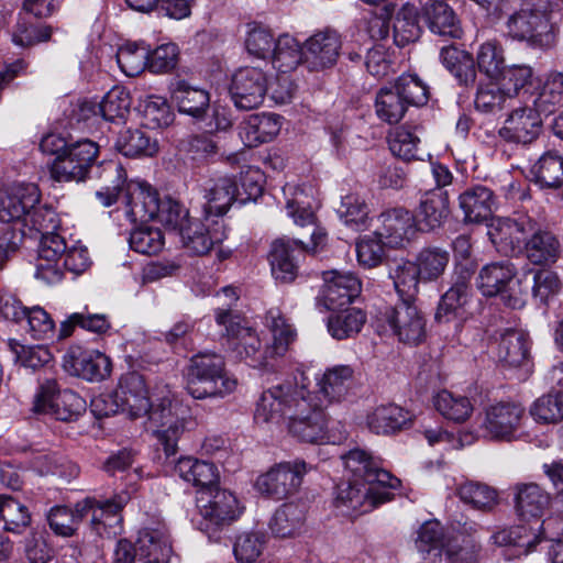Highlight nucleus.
Wrapping results in <instances>:
<instances>
[{
	"label": "nucleus",
	"mask_w": 563,
	"mask_h": 563,
	"mask_svg": "<svg viewBox=\"0 0 563 563\" xmlns=\"http://www.w3.org/2000/svg\"><path fill=\"white\" fill-rule=\"evenodd\" d=\"M308 385V378L300 373L264 390L256 404L255 422L265 426L285 422L288 433L301 442H325L329 438L325 406L312 396Z\"/></svg>",
	"instance_id": "nucleus-1"
},
{
	"label": "nucleus",
	"mask_w": 563,
	"mask_h": 563,
	"mask_svg": "<svg viewBox=\"0 0 563 563\" xmlns=\"http://www.w3.org/2000/svg\"><path fill=\"white\" fill-rule=\"evenodd\" d=\"M216 321L224 328L223 338L227 349L234 357L252 367H264L276 357L283 356L296 338V330L286 320L278 308L267 311L265 322L273 335V342L265 347L257 332L244 324L229 308L216 310Z\"/></svg>",
	"instance_id": "nucleus-2"
},
{
	"label": "nucleus",
	"mask_w": 563,
	"mask_h": 563,
	"mask_svg": "<svg viewBox=\"0 0 563 563\" xmlns=\"http://www.w3.org/2000/svg\"><path fill=\"white\" fill-rule=\"evenodd\" d=\"M311 188L295 184H286L283 194L286 199L287 214L292 218L295 224L312 227L310 244H305L297 239L282 238L272 244L269 254L272 273L282 283H291L298 273V256L307 252H316L327 240V233L322 228L316 227V217L310 208Z\"/></svg>",
	"instance_id": "nucleus-3"
},
{
	"label": "nucleus",
	"mask_w": 563,
	"mask_h": 563,
	"mask_svg": "<svg viewBox=\"0 0 563 563\" xmlns=\"http://www.w3.org/2000/svg\"><path fill=\"white\" fill-rule=\"evenodd\" d=\"M100 169V178L104 185L96 191V198L102 207L112 206L119 194L123 192L125 216L132 223H145L155 219L159 211L156 189L144 180L126 181L125 170L118 162H106Z\"/></svg>",
	"instance_id": "nucleus-4"
},
{
	"label": "nucleus",
	"mask_w": 563,
	"mask_h": 563,
	"mask_svg": "<svg viewBox=\"0 0 563 563\" xmlns=\"http://www.w3.org/2000/svg\"><path fill=\"white\" fill-rule=\"evenodd\" d=\"M505 27L510 38L532 49L548 51L556 42L550 0H522L520 8L509 14Z\"/></svg>",
	"instance_id": "nucleus-5"
},
{
	"label": "nucleus",
	"mask_w": 563,
	"mask_h": 563,
	"mask_svg": "<svg viewBox=\"0 0 563 563\" xmlns=\"http://www.w3.org/2000/svg\"><path fill=\"white\" fill-rule=\"evenodd\" d=\"M236 388V380L225 372V363L217 353L195 355L188 368L187 390L196 399L224 397Z\"/></svg>",
	"instance_id": "nucleus-6"
},
{
	"label": "nucleus",
	"mask_w": 563,
	"mask_h": 563,
	"mask_svg": "<svg viewBox=\"0 0 563 563\" xmlns=\"http://www.w3.org/2000/svg\"><path fill=\"white\" fill-rule=\"evenodd\" d=\"M147 417L168 454L175 453L177 440L192 424L189 408L173 398L169 391L152 404Z\"/></svg>",
	"instance_id": "nucleus-7"
},
{
	"label": "nucleus",
	"mask_w": 563,
	"mask_h": 563,
	"mask_svg": "<svg viewBox=\"0 0 563 563\" xmlns=\"http://www.w3.org/2000/svg\"><path fill=\"white\" fill-rule=\"evenodd\" d=\"M477 286L484 296L500 295L510 308L517 309L525 305L528 286L516 275V267L509 261L485 265L478 274Z\"/></svg>",
	"instance_id": "nucleus-8"
},
{
	"label": "nucleus",
	"mask_w": 563,
	"mask_h": 563,
	"mask_svg": "<svg viewBox=\"0 0 563 563\" xmlns=\"http://www.w3.org/2000/svg\"><path fill=\"white\" fill-rule=\"evenodd\" d=\"M86 410V401L73 390H59L55 379H45L34 395L32 411L56 420L71 421Z\"/></svg>",
	"instance_id": "nucleus-9"
},
{
	"label": "nucleus",
	"mask_w": 563,
	"mask_h": 563,
	"mask_svg": "<svg viewBox=\"0 0 563 563\" xmlns=\"http://www.w3.org/2000/svg\"><path fill=\"white\" fill-rule=\"evenodd\" d=\"M310 466L302 460L280 462L261 474L255 482V489L272 499L283 500L296 494Z\"/></svg>",
	"instance_id": "nucleus-10"
},
{
	"label": "nucleus",
	"mask_w": 563,
	"mask_h": 563,
	"mask_svg": "<svg viewBox=\"0 0 563 563\" xmlns=\"http://www.w3.org/2000/svg\"><path fill=\"white\" fill-rule=\"evenodd\" d=\"M98 152V145L90 140L70 143L68 150L51 164L52 178L59 183L84 180Z\"/></svg>",
	"instance_id": "nucleus-11"
},
{
	"label": "nucleus",
	"mask_w": 563,
	"mask_h": 563,
	"mask_svg": "<svg viewBox=\"0 0 563 563\" xmlns=\"http://www.w3.org/2000/svg\"><path fill=\"white\" fill-rule=\"evenodd\" d=\"M347 477L378 489H396L400 479L379 466V461L371 452L355 448L342 455Z\"/></svg>",
	"instance_id": "nucleus-12"
},
{
	"label": "nucleus",
	"mask_w": 563,
	"mask_h": 563,
	"mask_svg": "<svg viewBox=\"0 0 563 563\" xmlns=\"http://www.w3.org/2000/svg\"><path fill=\"white\" fill-rule=\"evenodd\" d=\"M391 493L387 489H378L376 486L363 484L360 481L349 478L338 485L334 505L343 514H364L376 506L390 500Z\"/></svg>",
	"instance_id": "nucleus-13"
},
{
	"label": "nucleus",
	"mask_w": 563,
	"mask_h": 563,
	"mask_svg": "<svg viewBox=\"0 0 563 563\" xmlns=\"http://www.w3.org/2000/svg\"><path fill=\"white\" fill-rule=\"evenodd\" d=\"M382 327L387 325L405 344H419L426 338V318L412 303L402 301L387 308L382 314Z\"/></svg>",
	"instance_id": "nucleus-14"
},
{
	"label": "nucleus",
	"mask_w": 563,
	"mask_h": 563,
	"mask_svg": "<svg viewBox=\"0 0 563 563\" xmlns=\"http://www.w3.org/2000/svg\"><path fill=\"white\" fill-rule=\"evenodd\" d=\"M525 409L515 402H497L485 409L481 423L483 437L496 441H511L520 429Z\"/></svg>",
	"instance_id": "nucleus-15"
},
{
	"label": "nucleus",
	"mask_w": 563,
	"mask_h": 563,
	"mask_svg": "<svg viewBox=\"0 0 563 563\" xmlns=\"http://www.w3.org/2000/svg\"><path fill=\"white\" fill-rule=\"evenodd\" d=\"M268 92L265 71L258 67H243L232 77L230 93L234 106L241 110L258 108Z\"/></svg>",
	"instance_id": "nucleus-16"
},
{
	"label": "nucleus",
	"mask_w": 563,
	"mask_h": 563,
	"mask_svg": "<svg viewBox=\"0 0 563 563\" xmlns=\"http://www.w3.org/2000/svg\"><path fill=\"white\" fill-rule=\"evenodd\" d=\"M533 229V218L518 214L516 218L494 219L488 228V236L497 251L512 255L522 251L527 234Z\"/></svg>",
	"instance_id": "nucleus-17"
},
{
	"label": "nucleus",
	"mask_w": 563,
	"mask_h": 563,
	"mask_svg": "<svg viewBox=\"0 0 563 563\" xmlns=\"http://www.w3.org/2000/svg\"><path fill=\"white\" fill-rule=\"evenodd\" d=\"M184 246L197 255L209 253L213 246L228 238L222 219H214L205 213L203 220L190 219L179 232Z\"/></svg>",
	"instance_id": "nucleus-18"
},
{
	"label": "nucleus",
	"mask_w": 563,
	"mask_h": 563,
	"mask_svg": "<svg viewBox=\"0 0 563 563\" xmlns=\"http://www.w3.org/2000/svg\"><path fill=\"white\" fill-rule=\"evenodd\" d=\"M379 238L390 247H405L410 244L421 231L416 216L402 207L387 209L379 217Z\"/></svg>",
	"instance_id": "nucleus-19"
},
{
	"label": "nucleus",
	"mask_w": 563,
	"mask_h": 563,
	"mask_svg": "<svg viewBox=\"0 0 563 563\" xmlns=\"http://www.w3.org/2000/svg\"><path fill=\"white\" fill-rule=\"evenodd\" d=\"M63 368L89 382H100L111 374L110 358L98 350L69 349L63 356Z\"/></svg>",
	"instance_id": "nucleus-20"
},
{
	"label": "nucleus",
	"mask_w": 563,
	"mask_h": 563,
	"mask_svg": "<svg viewBox=\"0 0 563 563\" xmlns=\"http://www.w3.org/2000/svg\"><path fill=\"white\" fill-rule=\"evenodd\" d=\"M341 47V36L336 31H318L303 43V65L316 71L330 68L336 63Z\"/></svg>",
	"instance_id": "nucleus-21"
},
{
	"label": "nucleus",
	"mask_w": 563,
	"mask_h": 563,
	"mask_svg": "<svg viewBox=\"0 0 563 563\" xmlns=\"http://www.w3.org/2000/svg\"><path fill=\"white\" fill-rule=\"evenodd\" d=\"M40 198V189L34 184H16L0 191V221L24 223Z\"/></svg>",
	"instance_id": "nucleus-22"
},
{
	"label": "nucleus",
	"mask_w": 563,
	"mask_h": 563,
	"mask_svg": "<svg viewBox=\"0 0 563 563\" xmlns=\"http://www.w3.org/2000/svg\"><path fill=\"white\" fill-rule=\"evenodd\" d=\"M134 549L140 563H170L173 548L166 526L156 522L141 528Z\"/></svg>",
	"instance_id": "nucleus-23"
},
{
	"label": "nucleus",
	"mask_w": 563,
	"mask_h": 563,
	"mask_svg": "<svg viewBox=\"0 0 563 563\" xmlns=\"http://www.w3.org/2000/svg\"><path fill=\"white\" fill-rule=\"evenodd\" d=\"M541 111L533 106L516 108L505 120L499 135L508 142L529 144L541 133Z\"/></svg>",
	"instance_id": "nucleus-24"
},
{
	"label": "nucleus",
	"mask_w": 563,
	"mask_h": 563,
	"mask_svg": "<svg viewBox=\"0 0 563 563\" xmlns=\"http://www.w3.org/2000/svg\"><path fill=\"white\" fill-rule=\"evenodd\" d=\"M317 391L312 396L327 407L331 404L344 401L354 383V369L350 365H334L328 367L316 377Z\"/></svg>",
	"instance_id": "nucleus-25"
},
{
	"label": "nucleus",
	"mask_w": 563,
	"mask_h": 563,
	"mask_svg": "<svg viewBox=\"0 0 563 563\" xmlns=\"http://www.w3.org/2000/svg\"><path fill=\"white\" fill-rule=\"evenodd\" d=\"M64 238L53 231L40 238L35 277L48 284L62 279V257L67 250Z\"/></svg>",
	"instance_id": "nucleus-26"
},
{
	"label": "nucleus",
	"mask_w": 563,
	"mask_h": 563,
	"mask_svg": "<svg viewBox=\"0 0 563 563\" xmlns=\"http://www.w3.org/2000/svg\"><path fill=\"white\" fill-rule=\"evenodd\" d=\"M323 288L321 297L329 310L350 305L361 292L362 284L352 273L339 271L323 272Z\"/></svg>",
	"instance_id": "nucleus-27"
},
{
	"label": "nucleus",
	"mask_w": 563,
	"mask_h": 563,
	"mask_svg": "<svg viewBox=\"0 0 563 563\" xmlns=\"http://www.w3.org/2000/svg\"><path fill=\"white\" fill-rule=\"evenodd\" d=\"M197 507L206 519L216 525L234 520L240 515L236 497L217 485L207 490H198Z\"/></svg>",
	"instance_id": "nucleus-28"
},
{
	"label": "nucleus",
	"mask_w": 563,
	"mask_h": 563,
	"mask_svg": "<svg viewBox=\"0 0 563 563\" xmlns=\"http://www.w3.org/2000/svg\"><path fill=\"white\" fill-rule=\"evenodd\" d=\"M117 397L120 400L121 412L131 418L147 415L153 404L150 400L144 377L135 372L121 377L117 388Z\"/></svg>",
	"instance_id": "nucleus-29"
},
{
	"label": "nucleus",
	"mask_w": 563,
	"mask_h": 563,
	"mask_svg": "<svg viewBox=\"0 0 563 563\" xmlns=\"http://www.w3.org/2000/svg\"><path fill=\"white\" fill-rule=\"evenodd\" d=\"M522 251L531 264L549 266L559 260L562 250L558 236L550 230L542 229L533 219V229L527 234Z\"/></svg>",
	"instance_id": "nucleus-30"
},
{
	"label": "nucleus",
	"mask_w": 563,
	"mask_h": 563,
	"mask_svg": "<svg viewBox=\"0 0 563 563\" xmlns=\"http://www.w3.org/2000/svg\"><path fill=\"white\" fill-rule=\"evenodd\" d=\"M240 189L233 177L219 176L203 185L205 213L221 219L234 201L239 200Z\"/></svg>",
	"instance_id": "nucleus-31"
},
{
	"label": "nucleus",
	"mask_w": 563,
	"mask_h": 563,
	"mask_svg": "<svg viewBox=\"0 0 563 563\" xmlns=\"http://www.w3.org/2000/svg\"><path fill=\"white\" fill-rule=\"evenodd\" d=\"M170 98L179 112L197 120L203 119L210 109V95L206 89L190 85L185 79H175L169 85Z\"/></svg>",
	"instance_id": "nucleus-32"
},
{
	"label": "nucleus",
	"mask_w": 563,
	"mask_h": 563,
	"mask_svg": "<svg viewBox=\"0 0 563 563\" xmlns=\"http://www.w3.org/2000/svg\"><path fill=\"white\" fill-rule=\"evenodd\" d=\"M422 15L433 34L450 38L462 37L460 19L444 0H428L422 7Z\"/></svg>",
	"instance_id": "nucleus-33"
},
{
	"label": "nucleus",
	"mask_w": 563,
	"mask_h": 563,
	"mask_svg": "<svg viewBox=\"0 0 563 563\" xmlns=\"http://www.w3.org/2000/svg\"><path fill=\"white\" fill-rule=\"evenodd\" d=\"M449 214L448 192L441 189H431L421 196L416 219L420 230L429 232L442 227Z\"/></svg>",
	"instance_id": "nucleus-34"
},
{
	"label": "nucleus",
	"mask_w": 563,
	"mask_h": 563,
	"mask_svg": "<svg viewBox=\"0 0 563 563\" xmlns=\"http://www.w3.org/2000/svg\"><path fill=\"white\" fill-rule=\"evenodd\" d=\"M129 500L130 495L128 492H121L104 501L95 499L89 514H91V522L98 533H102L101 530L107 533H118L122 522L121 511Z\"/></svg>",
	"instance_id": "nucleus-35"
},
{
	"label": "nucleus",
	"mask_w": 563,
	"mask_h": 563,
	"mask_svg": "<svg viewBox=\"0 0 563 563\" xmlns=\"http://www.w3.org/2000/svg\"><path fill=\"white\" fill-rule=\"evenodd\" d=\"M282 129V117L276 113L253 114L240 128V137L247 147L271 142Z\"/></svg>",
	"instance_id": "nucleus-36"
},
{
	"label": "nucleus",
	"mask_w": 563,
	"mask_h": 563,
	"mask_svg": "<svg viewBox=\"0 0 563 563\" xmlns=\"http://www.w3.org/2000/svg\"><path fill=\"white\" fill-rule=\"evenodd\" d=\"M530 343L526 333L507 330L501 334L497 347L498 361L506 367H526L529 371Z\"/></svg>",
	"instance_id": "nucleus-37"
},
{
	"label": "nucleus",
	"mask_w": 563,
	"mask_h": 563,
	"mask_svg": "<svg viewBox=\"0 0 563 563\" xmlns=\"http://www.w3.org/2000/svg\"><path fill=\"white\" fill-rule=\"evenodd\" d=\"M460 208L467 222H482L494 212L496 201L493 191L485 186H474L460 195Z\"/></svg>",
	"instance_id": "nucleus-38"
},
{
	"label": "nucleus",
	"mask_w": 563,
	"mask_h": 563,
	"mask_svg": "<svg viewBox=\"0 0 563 563\" xmlns=\"http://www.w3.org/2000/svg\"><path fill=\"white\" fill-rule=\"evenodd\" d=\"M549 504V494L537 484H519L515 487V508L525 521L541 518Z\"/></svg>",
	"instance_id": "nucleus-39"
},
{
	"label": "nucleus",
	"mask_w": 563,
	"mask_h": 563,
	"mask_svg": "<svg viewBox=\"0 0 563 563\" xmlns=\"http://www.w3.org/2000/svg\"><path fill=\"white\" fill-rule=\"evenodd\" d=\"M95 498L87 497L75 505L74 509L57 506L51 509L47 520L51 529L58 536L70 537L80 521L90 512Z\"/></svg>",
	"instance_id": "nucleus-40"
},
{
	"label": "nucleus",
	"mask_w": 563,
	"mask_h": 563,
	"mask_svg": "<svg viewBox=\"0 0 563 563\" xmlns=\"http://www.w3.org/2000/svg\"><path fill=\"white\" fill-rule=\"evenodd\" d=\"M470 303L471 286L465 279H459L442 296L435 319L439 321H450L452 317L464 319Z\"/></svg>",
	"instance_id": "nucleus-41"
},
{
	"label": "nucleus",
	"mask_w": 563,
	"mask_h": 563,
	"mask_svg": "<svg viewBox=\"0 0 563 563\" xmlns=\"http://www.w3.org/2000/svg\"><path fill=\"white\" fill-rule=\"evenodd\" d=\"M175 473L184 481L199 487V490L210 489L218 484L217 467L212 463L194 457H180L175 465Z\"/></svg>",
	"instance_id": "nucleus-42"
},
{
	"label": "nucleus",
	"mask_w": 563,
	"mask_h": 563,
	"mask_svg": "<svg viewBox=\"0 0 563 563\" xmlns=\"http://www.w3.org/2000/svg\"><path fill=\"white\" fill-rule=\"evenodd\" d=\"M411 416L397 405H386L377 407L367 417V426L376 434H388L401 430Z\"/></svg>",
	"instance_id": "nucleus-43"
},
{
	"label": "nucleus",
	"mask_w": 563,
	"mask_h": 563,
	"mask_svg": "<svg viewBox=\"0 0 563 563\" xmlns=\"http://www.w3.org/2000/svg\"><path fill=\"white\" fill-rule=\"evenodd\" d=\"M419 126L401 125L388 135V145L391 153L404 159H422L423 151L420 148Z\"/></svg>",
	"instance_id": "nucleus-44"
},
{
	"label": "nucleus",
	"mask_w": 563,
	"mask_h": 563,
	"mask_svg": "<svg viewBox=\"0 0 563 563\" xmlns=\"http://www.w3.org/2000/svg\"><path fill=\"white\" fill-rule=\"evenodd\" d=\"M271 58L279 73L292 71L303 65V44L289 34H283L277 38Z\"/></svg>",
	"instance_id": "nucleus-45"
},
{
	"label": "nucleus",
	"mask_w": 563,
	"mask_h": 563,
	"mask_svg": "<svg viewBox=\"0 0 563 563\" xmlns=\"http://www.w3.org/2000/svg\"><path fill=\"white\" fill-rule=\"evenodd\" d=\"M536 184L544 188L563 185V157L555 152L544 153L530 169Z\"/></svg>",
	"instance_id": "nucleus-46"
},
{
	"label": "nucleus",
	"mask_w": 563,
	"mask_h": 563,
	"mask_svg": "<svg viewBox=\"0 0 563 563\" xmlns=\"http://www.w3.org/2000/svg\"><path fill=\"white\" fill-rule=\"evenodd\" d=\"M514 103V93L497 84L479 85L475 96V108L484 113L496 114Z\"/></svg>",
	"instance_id": "nucleus-47"
},
{
	"label": "nucleus",
	"mask_w": 563,
	"mask_h": 563,
	"mask_svg": "<svg viewBox=\"0 0 563 563\" xmlns=\"http://www.w3.org/2000/svg\"><path fill=\"white\" fill-rule=\"evenodd\" d=\"M374 108L377 118L388 124L398 123L408 110L391 86L382 87L377 91Z\"/></svg>",
	"instance_id": "nucleus-48"
},
{
	"label": "nucleus",
	"mask_w": 563,
	"mask_h": 563,
	"mask_svg": "<svg viewBox=\"0 0 563 563\" xmlns=\"http://www.w3.org/2000/svg\"><path fill=\"white\" fill-rule=\"evenodd\" d=\"M433 404L440 415L454 422L467 420L474 409L467 397L455 395L449 390L439 391L433 398Z\"/></svg>",
	"instance_id": "nucleus-49"
},
{
	"label": "nucleus",
	"mask_w": 563,
	"mask_h": 563,
	"mask_svg": "<svg viewBox=\"0 0 563 563\" xmlns=\"http://www.w3.org/2000/svg\"><path fill=\"white\" fill-rule=\"evenodd\" d=\"M478 70L490 79H498L505 70L504 48L497 40L482 43L476 53Z\"/></svg>",
	"instance_id": "nucleus-50"
},
{
	"label": "nucleus",
	"mask_w": 563,
	"mask_h": 563,
	"mask_svg": "<svg viewBox=\"0 0 563 563\" xmlns=\"http://www.w3.org/2000/svg\"><path fill=\"white\" fill-rule=\"evenodd\" d=\"M115 146L126 157L153 156L158 150L156 141L141 130L121 132Z\"/></svg>",
	"instance_id": "nucleus-51"
},
{
	"label": "nucleus",
	"mask_w": 563,
	"mask_h": 563,
	"mask_svg": "<svg viewBox=\"0 0 563 563\" xmlns=\"http://www.w3.org/2000/svg\"><path fill=\"white\" fill-rule=\"evenodd\" d=\"M366 317L360 309H347L328 318L327 328L332 338L336 340L349 339L357 334L363 328Z\"/></svg>",
	"instance_id": "nucleus-52"
},
{
	"label": "nucleus",
	"mask_w": 563,
	"mask_h": 563,
	"mask_svg": "<svg viewBox=\"0 0 563 563\" xmlns=\"http://www.w3.org/2000/svg\"><path fill=\"white\" fill-rule=\"evenodd\" d=\"M391 87L408 108L422 107L429 101V87L415 74H402Z\"/></svg>",
	"instance_id": "nucleus-53"
},
{
	"label": "nucleus",
	"mask_w": 563,
	"mask_h": 563,
	"mask_svg": "<svg viewBox=\"0 0 563 563\" xmlns=\"http://www.w3.org/2000/svg\"><path fill=\"white\" fill-rule=\"evenodd\" d=\"M0 519L4 530L12 533H22L31 525L27 507L7 495H0Z\"/></svg>",
	"instance_id": "nucleus-54"
},
{
	"label": "nucleus",
	"mask_w": 563,
	"mask_h": 563,
	"mask_svg": "<svg viewBox=\"0 0 563 563\" xmlns=\"http://www.w3.org/2000/svg\"><path fill=\"white\" fill-rule=\"evenodd\" d=\"M450 260L448 251L438 246L422 249L416 261L421 280L431 282L438 279L445 271Z\"/></svg>",
	"instance_id": "nucleus-55"
},
{
	"label": "nucleus",
	"mask_w": 563,
	"mask_h": 563,
	"mask_svg": "<svg viewBox=\"0 0 563 563\" xmlns=\"http://www.w3.org/2000/svg\"><path fill=\"white\" fill-rule=\"evenodd\" d=\"M148 46L144 43H125L117 52V62L126 76L134 77L147 68Z\"/></svg>",
	"instance_id": "nucleus-56"
},
{
	"label": "nucleus",
	"mask_w": 563,
	"mask_h": 563,
	"mask_svg": "<svg viewBox=\"0 0 563 563\" xmlns=\"http://www.w3.org/2000/svg\"><path fill=\"white\" fill-rule=\"evenodd\" d=\"M305 520L303 508L295 504H285L276 510L271 529L277 537L286 538L294 536L302 526Z\"/></svg>",
	"instance_id": "nucleus-57"
},
{
	"label": "nucleus",
	"mask_w": 563,
	"mask_h": 563,
	"mask_svg": "<svg viewBox=\"0 0 563 563\" xmlns=\"http://www.w3.org/2000/svg\"><path fill=\"white\" fill-rule=\"evenodd\" d=\"M421 29L418 24L417 11L411 5L402 7L394 22V43L404 47L409 43L417 41Z\"/></svg>",
	"instance_id": "nucleus-58"
},
{
	"label": "nucleus",
	"mask_w": 563,
	"mask_h": 563,
	"mask_svg": "<svg viewBox=\"0 0 563 563\" xmlns=\"http://www.w3.org/2000/svg\"><path fill=\"white\" fill-rule=\"evenodd\" d=\"M530 415L538 422L558 423L563 420V393L551 391L532 404Z\"/></svg>",
	"instance_id": "nucleus-59"
},
{
	"label": "nucleus",
	"mask_w": 563,
	"mask_h": 563,
	"mask_svg": "<svg viewBox=\"0 0 563 563\" xmlns=\"http://www.w3.org/2000/svg\"><path fill=\"white\" fill-rule=\"evenodd\" d=\"M478 550L472 537L459 532L448 538L444 553L450 563H477Z\"/></svg>",
	"instance_id": "nucleus-60"
},
{
	"label": "nucleus",
	"mask_w": 563,
	"mask_h": 563,
	"mask_svg": "<svg viewBox=\"0 0 563 563\" xmlns=\"http://www.w3.org/2000/svg\"><path fill=\"white\" fill-rule=\"evenodd\" d=\"M131 98L129 91L114 86L100 101V117L107 121L123 120L130 111Z\"/></svg>",
	"instance_id": "nucleus-61"
},
{
	"label": "nucleus",
	"mask_w": 563,
	"mask_h": 563,
	"mask_svg": "<svg viewBox=\"0 0 563 563\" xmlns=\"http://www.w3.org/2000/svg\"><path fill=\"white\" fill-rule=\"evenodd\" d=\"M338 213L347 227L356 231L367 227L368 208L364 200L355 194H349L342 198Z\"/></svg>",
	"instance_id": "nucleus-62"
},
{
	"label": "nucleus",
	"mask_w": 563,
	"mask_h": 563,
	"mask_svg": "<svg viewBox=\"0 0 563 563\" xmlns=\"http://www.w3.org/2000/svg\"><path fill=\"white\" fill-rule=\"evenodd\" d=\"M277 40L272 31L261 24H250L245 37L247 53L256 58L271 57Z\"/></svg>",
	"instance_id": "nucleus-63"
},
{
	"label": "nucleus",
	"mask_w": 563,
	"mask_h": 563,
	"mask_svg": "<svg viewBox=\"0 0 563 563\" xmlns=\"http://www.w3.org/2000/svg\"><path fill=\"white\" fill-rule=\"evenodd\" d=\"M143 125L155 130L168 126L174 120V112L163 97H148L144 100Z\"/></svg>",
	"instance_id": "nucleus-64"
}]
</instances>
